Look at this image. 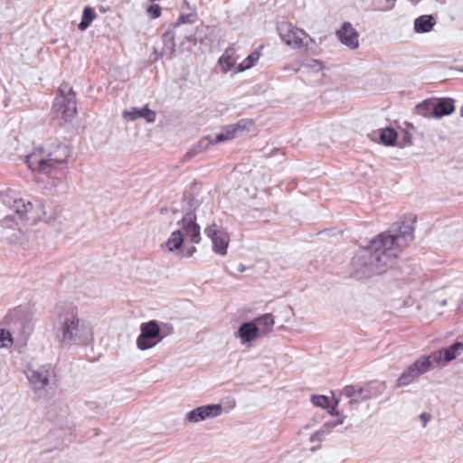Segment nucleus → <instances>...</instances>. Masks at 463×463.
I'll list each match as a JSON object with an SVG mask.
<instances>
[{
    "mask_svg": "<svg viewBox=\"0 0 463 463\" xmlns=\"http://www.w3.org/2000/svg\"><path fill=\"white\" fill-rule=\"evenodd\" d=\"M380 139L383 144L386 146H392L397 139V132L392 128H386L381 130Z\"/></svg>",
    "mask_w": 463,
    "mask_h": 463,
    "instance_id": "nucleus-28",
    "label": "nucleus"
},
{
    "mask_svg": "<svg viewBox=\"0 0 463 463\" xmlns=\"http://www.w3.org/2000/svg\"><path fill=\"white\" fill-rule=\"evenodd\" d=\"M446 304H447L446 300H443V301L441 302V305H442V306H445Z\"/></svg>",
    "mask_w": 463,
    "mask_h": 463,
    "instance_id": "nucleus-46",
    "label": "nucleus"
},
{
    "mask_svg": "<svg viewBox=\"0 0 463 463\" xmlns=\"http://www.w3.org/2000/svg\"><path fill=\"white\" fill-rule=\"evenodd\" d=\"M184 236L178 229L173 232L166 241V247L170 251L178 250L184 243Z\"/></svg>",
    "mask_w": 463,
    "mask_h": 463,
    "instance_id": "nucleus-27",
    "label": "nucleus"
},
{
    "mask_svg": "<svg viewBox=\"0 0 463 463\" xmlns=\"http://www.w3.org/2000/svg\"><path fill=\"white\" fill-rule=\"evenodd\" d=\"M443 357H444V350L440 349V350H438V351H435V352L430 354L429 355L420 356V359L427 360V362L430 364H429L430 365L429 372H430L433 368L438 367L441 364H444Z\"/></svg>",
    "mask_w": 463,
    "mask_h": 463,
    "instance_id": "nucleus-24",
    "label": "nucleus"
},
{
    "mask_svg": "<svg viewBox=\"0 0 463 463\" xmlns=\"http://www.w3.org/2000/svg\"><path fill=\"white\" fill-rule=\"evenodd\" d=\"M277 30L279 37L288 46L293 49L312 52L316 43L315 40L304 30L288 22L278 24Z\"/></svg>",
    "mask_w": 463,
    "mask_h": 463,
    "instance_id": "nucleus-4",
    "label": "nucleus"
},
{
    "mask_svg": "<svg viewBox=\"0 0 463 463\" xmlns=\"http://www.w3.org/2000/svg\"><path fill=\"white\" fill-rule=\"evenodd\" d=\"M435 25V20L432 15H420L414 21V30L418 33H429Z\"/></svg>",
    "mask_w": 463,
    "mask_h": 463,
    "instance_id": "nucleus-19",
    "label": "nucleus"
},
{
    "mask_svg": "<svg viewBox=\"0 0 463 463\" xmlns=\"http://www.w3.org/2000/svg\"><path fill=\"white\" fill-rule=\"evenodd\" d=\"M174 36H175V33L174 32L167 31V32H165L164 33L163 37H164L165 41L169 40V41L173 42ZM174 45H175V43H172V46H174Z\"/></svg>",
    "mask_w": 463,
    "mask_h": 463,
    "instance_id": "nucleus-39",
    "label": "nucleus"
},
{
    "mask_svg": "<svg viewBox=\"0 0 463 463\" xmlns=\"http://www.w3.org/2000/svg\"><path fill=\"white\" fill-rule=\"evenodd\" d=\"M178 231L184 236V241H190L194 244L201 241L200 226L195 222V217L192 213H187L181 221L177 222Z\"/></svg>",
    "mask_w": 463,
    "mask_h": 463,
    "instance_id": "nucleus-11",
    "label": "nucleus"
},
{
    "mask_svg": "<svg viewBox=\"0 0 463 463\" xmlns=\"http://www.w3.org/2000/svg\"><path fill=\"white\" fill-rule=\"evenodd\" d=\"M234 55L235 50L233 48H228L220 58L219 62L224 71H228L235 66L236 59Z\"/></svg>",
    "mask_w": 463,
    "mask_h": 463,
    "instance_id": "nucleus-22",
    "label": "nucleus"
},
{
    "mask_svg": "<svg viewBox=\"0 0 463 463\" xmlns=\"http://www.w3.org/2000/svg\"><path fill=\"white\" fill-rule=\"evenodd\" d=\"M324 433H326V431H325V430H319V431L315 432L314 434H312V436H311V438H310V440H311V441L316 440L317 439H318V437L320 436V434H324Z\"/></svg>",
    "mask_w": 463,
    "mask_h": 463,
    "instance_id": "nucleus-40",
    "label": "nucleus"
},
{
    "mask_svg": "<svg viewBox=\"0 0 463 463\" xmlns=\"http://www.w3.org/2000/svg\"><path fill=\"white\" fill-rule=\"evenodd\" d=\"M414 111L417 115L425 118L434 117V101L431 99H426L418 104L415 107Z\"/></svg>",
    "mask_w": 463,
    "mask_h": 463,
    "instance_id": "nucleus-25",
    "label": "nucleus"
},
{
    "mask_svg": "<svg viewBox=\"0 0 463 463\" xmlns=\"http://www.w3.org/2000/svg\"><path fill=\"white\" fill-rule=\"evenodd\" d=\"M19 221L14 215H6L0 221V225L3 228L13 229L19 225Z\"/></svg>",
    "mask_w": 463,
    "mask_h": 463,
    "instance_id": "nucleus-32",
    "label": "nucleus"
},
{
    "mask_svg": "<svg viewBox=\"0 0 463 463\" xmlns=\"http://www.w3.org/2000/svg\"><path fill=\"white\" fill-rule=\"evenodd\" d=\"M25 374L34 390H43L54 377V370L51 364L29 365L25 370Z\"/></svg>",
    "mask_w": 463,
    "mask_h": 463,
    "instance_id": "nucleus-7",
    "label": "nucleus"
},
{
    "mask_svg": "<svg viewBox=\"0 0 463 463\" xmlns=\"http://www.w3.org/2000/svg\"><path fill=\"white\" fill-rule=\"evenodd\" d=\"M70 156L68 146L61 143H46L26 156L25 162L33 172L50 175L58 165L66 163Z\"/></svg>",
    "mask_w": 463,
    "mask_h": 463,
    "instance_id": "nucleus-3",
    "label": "nucleus"
},
{
    "mask_svg": "<svg viewBox=\"0 0 463 463\" xmlns=\"http://www.w3.org/2000/svg\"><path fill=\"white\" fill-rule=\"evenodd\" d=\"M459 113L460 116L463 118V105L460 107Z\"/></svg>",
    "mask_w": 463,
    "mask_h": 463,
    "instance_id": "nucleus-43",
    "label": "nucleus"
},
{
    "mask_svg": "<svg viewBox=\"0 0 463 463\" xmlns=\"http://www.w3.org/2000/svg\"><path fill=\"white\" fill-rule=\"evenodd\" d=\"M53 109L58 117L70 120L77 115L76 94L69 83L63 82L53 103Z\"/></svg>",
    "mask_w": 463,
    "mask_h": 463,
    "instance_id": "nucleus-6",
    "label": "nucleus"
},
{
    "mask_svg": "<svg viewBox=\"0 0 463 463\" xmlns=\"http://www.w3.org/2000/svg\"><path fill=\"white\" fill-rule=\"evenodd\" d=\"M13 343V338L9 331L0 329V348H7Z\"/></svg>",
    "mask_w": 463,
    "mask_h": 463,
    "instance_id": "nucleus-33",
    "label": "nucleus"
},
{
    "mask_svg": "<svg viewBox=\"0 0 463 463\" xmlns=\"http://www.w3.org/2000/svg\"><path fill=\"white\" fill-rule=\"evenodd\" d=\"M56 338L63 347L88 345L93 340L90 325L80 318L75 308L60 316Z\"/></svg>",
    "mask_w": 463,
    "mask_h": 463,
    "instance_id": "nucleus-2",
    "label": "nucleus"
},
{
    "mask_svg": "<svg viewBox=\"0 0 463 463\" xmlns=\"http://www.w3.org/2000/svg\"><path fill=\"white\" fill-rule=\"evenodd\" d=\"M411 143H412V137L408 132H406L405 136L403 137L402 143L401 144L400 146L403 147L406 146H410V145H411Z\"/></svg>",
    "mask_w": 463,
    "mask_h": 463,
    "instance_id": "nucleus-38",
    "label": "nucleus"
},
{
    "mask_svg": "<svg viewBox=\"0 0 463 463\" xmlns=\"http://www.w3.org/2000/svg\"><path fill=\"white\" fill-rule=\"evenodd\" d=\"M12 209L18 221L24 222L27 219V213L32 211L33 204L30 202L25 203L23 199L14 200Z\"/></svg>",
    "mask_w": 463,
    "mask_h": 463,
    "instance_id": "nucleus-18",
    "label": "nucleus"
},
{
    "mask_svg": "<svg viewBox=\"0 0 463 463\" xmlns=\"http://www.w3.org/2000/svg\"><path fill=\"white\" fill-rule=\"evenodd\" d=\"M302 66L307 68L308 70L315 73L321 71L323 69L322 62L316 59H306L302 62Z\"/></svg>",
    "mask_w": 463,
    "mask_h": 463,
    "instance_id": "nucleus-29",
    "label": "nucleus"
},
{
    "mask_svg": "<svg viewBox=\"0 0 463 463\" xmlns=\"http://www.w3.org/2000/svg\"><path fill=\"white\" fill-rule=\"evenodd\" d=\"M415 218L411 222L394 223L387 232L373 238L352 260L357 279H368L392 269L401 250L414 239Z\"/></svg>",
    "mask_w": 463,
    "mask_h": 463,
    "instance_id": "nucleus-1",
    "label": "nucleus"
},
{
    "mask_svg": "<svg viewBox=\"0 0 463 463\" xmlns=\"http://www.w3.org/2000/svg\"><path fill=\"white\" fill-rule=\"evenodd\" d=\"M260 57V52L255 50L248 55L241 63L236 67L235 72H242L246 70L252 68Z\"/></svg>",
    "mask_w": 463,
    "mask_h": 463,
    "instance_id": "nucleus-23",
    "label": "nucleus"
},
{
    "mask_svg": "<svg viewBox=\"0 0 463 463\" xmlns=\"http://www.w3.org/2000/svg\"><path fill=\"white\" fill-rule=\"evenodd\" d=\"M420 419L422 422V427H426L427 423L431 419V416L430 413L428 412H422L420 415Z\"/></svg>",
    "mask_w": 463,
    "mask_h": 463,
    "instance_id": "nucleus-37",
    "label": "nucleus"
},
{
    "mask_svg": "<svg viewBox=\"0 0 463 463\" xmlns=\"http://www.w3.org/2000/svg\"><path fill=\"white\" fill-rule=\"evenodd\" d=\"M124 119L128 121H134L137 118H144L147 123H153L156 120V114L154 110L150 109L147 106L143 108H130L124 110L122 113Z\"/></svg>",
    "mask_w": 463,
    "mask_h": 463,
    "instance_id": "nucleus-14",
    "label": "nucleus"
},
{
    "mask_svg": "<svg viewBox=\"0 0 463 463\" xmlns=\"http://www.w3.org/2000/svg\"><path fill=\"white\" fill-rule=\"evenodd\" d=\"M260 335L269 334L273 330L275 320L272 314H265L254 320Z\"/></svg>",
    "mask_w": 463,
    "mask_h": 463,
    "instance_id": "nucleus-16",
    "label": "nucleus"
},
{
    "mask_svg": "<svg viewBox=\"0 0 463 463\" xmlns=\"http://www.w3.org/2000/svg\"><path fill=\"white\" fill-rule=\"evenodd\" d=\"M334 411H335V406L332 407V409L329 411L330 414H334Z\"/></svg>",
    "mask_w": 463,
    "mask_h": 463,
    "instance_id": "nucleus-45",
    "label": "nucleus"
},
{
    "mask_svg": "<svg viewBox=\"0 0 463 463\" xmlns=\"http://www.w3.org/2000/svg\"><path fill=\"white\" fill-rule=\"evenodd\" d=\"M213 250L214 252L220 255H225L229 245L230 238L229 235L223 231L218 236L213 240Z\"/></svg>",
    "mask_w": 463,
    "mask_h": 463,
    "instance_id": "nucleus-20",
    "label": "nucleus"
},
{
    "mask_svg": "<svg viewBox=\"0 0 463 463\" xmlns=\"http://www.w3.org/2000/svg\"><path fill=\"white\" fill-rule=\"evenodd\" d=\"M286 310H287L288 312H292V308H291L290 307H286Z\"/></svg>",
    "mask_w": 463,
    "mask_h": 463,
    "instance_id": "nucleus-44",
    "label": "nucleus"
},
{
    "mask_svg": "<svg viewBox=\"0 0 463 463\" xmlns=\"http://www.w3.org/2000/svg\"><path fill=\"white\" fill-rule=\"evenodd\" d=\"M146 13L151 19L158 18L161 15V6L157 4H153L147 8Z\"/></svg>",
    "mask_w": 463,
    "mask_h": 463,
    "instance_id": "nucleus-36",
    "label": "nucleus"
},
{
    "mask_svg": "<svg viewBox=\"0 0 463 463\" xmlns=\"http://www.w3.org/2000/svg\"><path fill=\"white\" fill-rule=\"evenodd\" d=\"M336 35L340 42L350 49L359 47V34L350 23H344Z\"/></svg>",
    "mask_w": 463,
    "mask_h": 463,
    "instance_id": "nucleus-13",
    "label": "nucleus"
},
{
    "mask_svg": "<svg viewBox=\"0 0 463 463\" xmlns=\"http://www.w3.org/2000/svg\"><path fill=\"white\" fill-rule=\"evenodd\" d=\"M341 393L345 397L350 399L349 404L351 406L373 397V393L368 384L364 386L360 384L347 385L342 390Z\"/></svg>",
    "mask_w": 463,
    "mask_h": 463,
    "instance_id": "nucleus-12",
    "label": "nucleus"
},
{
    "mask_svg": "<svg viewBox=\"0 0 463 463\" xmlns=\"http://www.w3.org/2000/svg\"><path fill=\"white\" fill-rule=\"evenodd\" d=\"M311 402L314 405L321 408H326L329 405V399L324 395H313Z\"/></svg>",
    "mask_w": 463,
    "mask_h": 463,
    "instance_id": "nucleus-34",
    "label": "nucleus"
},
{
    "mask_svg": "<svg viewBox=\"0 0 463 463\" xmlns=\"http://www.w3.org/2000/svg\"><path fill=\"white\" fill-rule=\"evenodd\" d=\"M43 220H44L46 222H52V221H53V220H54V217H53V215H52V214H51V215H49V216L44 217V218H43Z\"/></svg>",
    "mask_w": 463,
    "mask_h": 463,
    "instance_id": "nucleus-42",
    "label": "nucleus"
},
{
    "mask_svg": "<svg viewBox=\"0 0 463 463\" xmlns=\"http://www.w3.org/2000/svg\"><path fill=\"white\" fill-rule=\"evenodd\" d=\"M196 251V248L194 246H191L187 249L186 257H191Z\"/></svg>",
    "mask_w": 463,
    "mask_h": 463,
    "instance_id": "nucleus-41",
    "label": "nucleus"
},
{
    "mask_svg": "<svg viewBox=\"0 0 463 463\" xmlns=\"http://www.w3.org/2000/svg\"><path fill=\"white\" fill-rule=\"evenodd\" d=\"M444 350V364L450 363L463 354V342H456Z\"/></svg>",
    "mask_w": 463,
    "mask_h": 463,
    "instance_id": "nucleus-21",
    "label": "nucleus"
},
{
    "mask_svg": "<svg viewBox=\"0 0 463 463\" xmlns=\"http://www.w3.org/2000/svg\"><path fill=\"white\" fill-rule=\"evenodd\" d=\"M411 2L418 3L420 0H411Z\"/></svg>",
    "mask_w": 463,
    "mask_h": 463,
    "instance_id": "nucleus-47",
    "label": "nucleus"
},
{
    "mask_svg": "<svg viewBox=\"0 0 463 463\" xmlns=\"http://www.w3.org/2000/svg\"><path fill=\"white\" fill-rule=\"evenodd\" d=\"M159 340L162 341L167 335L174 333V327L169 323L158 322Z\"/></svg>",
    "mask_w": 463,
    "mask_h": 463,
    "instance_id": "nucleus-31",
    "label": "nucleus"
},
{
    "mask_svg": "<svg viewBox=\"0 0 463 463\" xmlns=\"http://www.w3.org/2000/svg\"><path fill=\"white\" fill-rule=\"evenodd\" d=\"M223 408L221 404H207L196 407L185 414L184 420L189 423L196 424L201 421L214 419L222 415Z\"/></svg>",
    "mask_w": 463,
    "mask_h": 463,
    "instance_id": "nucleus-9",
    "label": "nucleus"
},
{
    "mask_svg": "<svg viewBox=\"0 0 463 463\" xmlns=\"http://www.w3.org/2000/svg\"><path fill=\"white\" fill-rule=\"evenodd\" d=\"M430 364L427 360L418 358L413 364L408 366L398 378L396 386H408L416 381L420 375L429 372Z\"/></svg>",
    "mask_w": 463,
    "mask_h": 463,
    "instance_id": "nucleus-10",
    "label": "nucleus"
},
{
    "mask_svg": "<svg viewBox=\"0 0 463 463\" xmlns=\"http://www.w3.org/2000/svg\"><path fill=\"white\" fill-rule=\"evenodd\" d=\"M222 232L223 230L218 229V226L215 223L207 226L204 230V233L207 237L211 238V240L218 236Z\"/></svg>",
    "mask_w": 463,
    "mask_h": 463,
    "instance_id": "nucleus-35",
    "label": "nucleus"
},
{
    "mask_svg": "<svg viewBox=\"0 0 463 463\" xmlns=\"http://www.w3.org/2000/svg\"><path fill=\"white\" fill-rule=\"evenodd\" d=\"M237 335L242 339L243 342H251L253 341L258 335H260L258 332V328L253 322H247L243 323L238 332Z\"/></svg>",
    "mask_w": 463,
    "mask_h": 463,
    "instance_id": "nucleus-17",
    "label": "nucleus"
},
{
    "mask_svg": "<svg viewBox=\"0 0 463 463\" xmlns=\"http://www.w3.org/2000/svg\"><path fill=\"white\" fill-rule=\"evenodd\" d=\"M196 18H197V14L194 12L189 13L187 14H182L179 16L176 23L175 24V28H178L181 24H194V23H195Z\"/></svg>",
    "mask_w": 463,
    "mask_h": 463,
    "instance_id": "nucleus-30",
    "label": "nucleus"
},
{
    "mask_svg": "<svg viewBox=\"0 0 463 463\" xmlns=\"http://www.w3.org/2000/svg\"><path fill=\"white\" fill-rule=\"evenodd\" d=\"M455 110V101L450 98H440L434 101V118L449 116Z\"/></svg>",
    "mask_w": 463,
    "mask_h": 463,
    "instance_id": "nucleus-15",
    "label": "nucleus"
},
{
    "mask_svg": "<svg viewBox=\"0 0 463 463\" xmlns=\"http://www.w3.org/2000/svg\"><path fill=\"white\" fill-rule=\"evenodd\" d=\"M461 71L463 72V69L461 70Z\"/></svg>",
    "mask_w": 463,
    "mask_h": 463,
    "instance_id": "nucleus-48",
    "label": "nucleus"
},
{
    "mask_svg": "<svg viewBox=\"0 0 463 463\" xmlns=\"http://www.w3.org/2000/svg\"><path fill=\"white\" fill-rule=\"evenodd\" d=\"M253 126L251 120L241 119L236 124H232L225 127L221 133H219L214 139L203 138L187 153V156L196 155L209 147L210 145L218 144L227 140L233 139L242 133L249 131Z\"/></svg>",
    "mask_w": 463,
    "mask_h": 463,
    "instance_id": "nucleus-5",
    "label": "nucleus"
},
{
    "mask_svg": "<svg viewBox=\"0 0 463 463\" xmlns=\"http://www.w3.org/2000/svg\"><path fill=\"white\" fill-rule=\"evenodd\" d=\"M160 342L158 321L150 320L140 325V335L137 338V346L139 350L151 349Z\"/></svg>",
    "mask_w": 463,
    "mask_h": 463,
    "instance_id": "nucleus-8",
    "label": "nucleus"
},
{
    "mask_svg": "<svg viewBox=\"0 0 463 463\" xmlns=\"http://www.w3.org/2000/svg\"><path fill=\"white\" fill-rule=\"evenodd\" d=\"M96 17L97 14L95 10L90 6H86L82 13L81 21L78 25L79 29L80 31H85Z\"/></svg>",
    "mask_w": 463,
    "mask_h": 463,
    "instance_id": "nucleus-26",
    "label": "nucleus"
}]
</instances>
